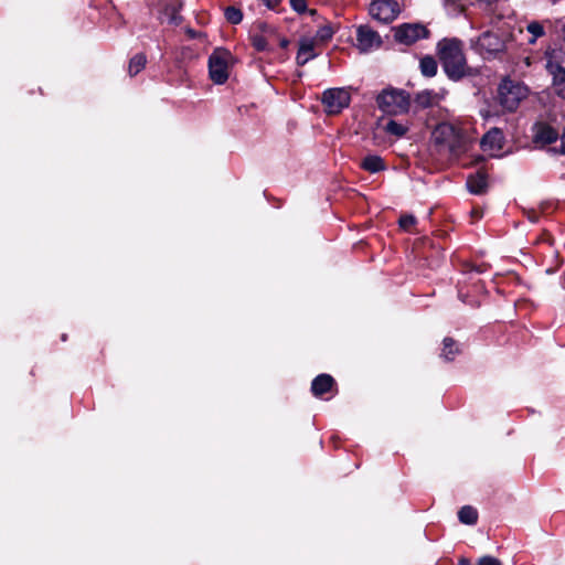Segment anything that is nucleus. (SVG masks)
<instances>
[{
	"instance_id": "obj_1",
	"label": "nucleus",
	"mask_w": 565,
	"mask_h": 565,
	"mask_svg": "<svg viewBox=\"0 0 565 565\" xmlns=\"http://www.w3.org/2000/svg\"><path fill=\"white\" fill-rule=\"evenodd\" d=\"M438 55L447 77L458 82L466 76H473L475 71L467 66L461 41L444 39L438 43Z\"/></svg>"
},
{
	"instance_id": "obj_2",
	"label": "nucleus",
	"mask_w": 565,
	"mask_h": 565,
	"mask_svg": "<svg viewBox=\"0 0 565 565\" xmlns=\"http://www.w3.org/2000/svg\"><path fill=\"white\" fill-rule=\"evenodd\" d=\"M436 145L441 146L452 156H459L467 148V140L462 131L448 122H441L433 131Z\"/></svg>"
},
{
	"instance_id": "obj_3",
	"label": "nucleus",
	"mask_w": 565,
	"mask_h": 565,
	"mask_svg": "<svg viewBox=\"0 0 565 565\" xmlns=\"http://www.w3.org/2000/svg\"><path fill=\"white\" fill-rule=\"evenodd\" d=\"M376 104L386 114L398 115L408 111L409 94L403 89L385 88L376 97Z\"/></svg>"
},
{
	"instance_id": "obj_4",
	"label": "nucleus",
	"mask_w": 565,
	"mask_h": 565,
	"mask_svg": "<svg viewBox=\"0 0 565 565\" xmlns=\"http://www.w3.org/2000/svg\"><path fill=\"white\" fill-rule=\"evenodd\" d=\"M231 53L224 49H216L209 57V73L211 79L217 84H224L228 78V60Z\"/></svg>"
},
{
	"instance_id": "obj_5",
	"label": "nucleus",
	"mask_w": 565,
	"mask_h": 565,
	"mask_svg": "<svg viewBox=\"0 0 565 565\" xmlns=\"http://www.w3.org/2000/svg\"><path fill=\"white\" fill-rule=\"evenodd\" d=\"M525 97L524 88L511 81H503L498 88V102L508 111H514L522 98Z\"/></svg>"
},
{
	"instance_id": "obj_6",
	"label": "nucleus",
	"mask_w": 565,
	"mask_h": 565,
	"mask_svg": "<svg viewBox=\"0 0 565 565\" xmlns=\"http://www.w3.org/2000/svg\"><path fill=\"white\" fill-rule=\"evenodd\" d=\"M351 100L350 93L345 88H328L322 93L321 102L324 111L329 115L340 114L349 107Z\"/></svg>"
},
{
	"instance_id": "obj_7",
	"label": "nucleus",
	"mask_w": 565,
	"mask_h": 565,
	"mask_svg": "<svg viewBox=\"0 0 565 565\" xmlns=\"http://www.w3.org/2000/svg\"><path fill=\"white\" fill-rule=\"evenodd\" d=\"M393 32L395 41L404 45H412L429 36V30L422 23H403L393 28Z\"/></svg>"
},
{
	"instance_id": "obj_8",
	"label": "nucleus",
	"mask_w": 565,
	"mask_h": 565,
	"mask_svg": "<svg viewBox=\"0 0 565 565\" xmlns=\"http://www.w3.org/2000/svg\"><path fill=\"white\" fill-rule=\"evenodd\" d=\"M369 12L374 20L388 24L398 17L401 8L396 0H372Z\"/></svg>"
},
{
	"instance_id": "obj_9",
	"label": "nucleus",
	"mask_w": 565,
	"mask_h": 565,
	"mask_svg": "<svg viewBox=\"0 0 565 565\" xmlns=\"http://www.w3.org/2000/svg\"><path fill=\"white\" fill-rule=\"evenodd\" d=\"M476 46L481 54L494 56L504 51L505 41L495 32L486 31L478 38Z\"/></svg>"
},
{
	"instance_id": "obj_10",
	"label": "nucleus",
	"mask_w": 565,
	"mask_h": 565,
	"mask_svg": "<svg viewBox=\"0 0 565 565\" xmlns=\"http://www.w3.org/2000/svg\"><path fill=\"white\" fill-rule=\"evenodd\" d=\"M382 45L380 34L366 24L356 28V46L361 52H370Z\"/></svg>"
},
{
	"instance_id": "obj_11",
	"label": "nucleus",
	"mask_w": 565,
	"mask_h": 565,
	"mask_svg": "<svg viewBox=\"0 0 565 565\" xmlns=\"http://www.w3.org/2000/svg\"><path fill=\"white\" fill-rule=\"evenodd\" d=\"M256 28L259 33L252 34V44L258 52L271 50V41L275 38V29L264 22L257 23Z\"/></svg>"
},
{
	"instance_id": "obj_12",
	"label": "nucleus",
	"mask_w": 565,
	"mask_h": 565,
	"mask_svg": "<svg viewBox=\"0 0 565 565\" xmlns=\"http://www.w3.org/2000/svg\"><path fill=\"white\" fill-rule=\"evenodd\" d=\"M559 138L558 131L546 122H536L533 126V141L536 145L547 146Z\"/></svg>"
},
{
	"instance_id": "obj_13",
	"label": "nucleus",
	"mask_w": 565,
	"mask_h": 565,
	"mask_svg": "<svg viewBox=\"0 0 565 565\" xmlns=\"http://www.w3.org/2000/svg\"><path fill=\"white\" fill-rule=\"evenodd\" d=\"M547 71L553 75V87L557 96L565 99V68L559 63L548 61Z\"/></svg>"
},
{
	"instance_id": "obj_14",
	"label": "nucleus",
	"mask_w": 565,
	"mask_h": 565,
	"mask_svg": "<svg viewBox=\"0 0 565 565\" xmlns=\"http://www.w3.org/2000/svg\"><path fill=\"white\" fill-rule=\"evenodd\" d=\"M445 94L441 92H435L433 89H425L416 94L415 103L420 108H429L437 106Z\"/></svg>"
},
{
	"instance_id": "obj_15",
	"label": "nucleus",
	"mask_w": 565,
	"mask_h": 565,
	"mask_svg": "<svg viewBox=\"0 0 565 565\" xmlns=\"http://www.w3.org/2000/svg\"><path fill=\"white\" fill-rule=\"evenodd\" d=\"M503 132L499 128L490 129L481 139L483 150L499 151L503 147Z\"/></svg>"
},
{
	"instance_id": "obj_16",
	"label": "nucleus",
	"mask_w": 565,
	"mask_h": 565,
	"mask_svg": "<svg viewBox=\"0 0 565 565\" xmlns=\"http://www.w3.org/2000/svg\"><path fill=\"white\" fill-rule=\"evenodd\" d=\"M467 188L470 193L481 195L488 189V177L483 171H477L467 178Z\"/></svg>"
},
{
	"instance_id": "obj_17",
	"label": "nucleus",
	"mask_w": 565,
	"mask_h": 565,
	"mask_svg": "<svg viewBox=\"0 0 565 565\" xmlns=\"http://www.w3.org/2000/svg\"><path fill=\"white\" fill-rule=\"evenodd\" d=\"M335 382L329 374L322 373L313 379L311 383V392L315 396H322L324 393L331 391Z\"/></svg>"
},
{
	"instance_id": "obj_18",
	"label": "nucleus",
	"mask_w": 565,
	"mask_h": 565,
	"mask_svg": "<svg viewBox=\"0 0 565 565\" xmlns=\"http://www.w3.org/2000/svg\"><path fill=\"white\" fill-rule=\"evenodd\" d=\"M317 56L315 52V42L312 40H303L300 42V46L297 53V64L303 66L310 60Z\"/></svg>"
},
{
	"instance_id": "obj_19",
	"label": "nucleus",
	"mask_w": 565,
	"mask_h": 565,
	"mask_svg": "<svg viewBox=\"0 0 565 565\" xmlns=\"http://www.w3.org/2000/svg\"><path fill=\"white\" fill-rule=\"evenodd\" d=\"M360 166L370 173H377L386 169L384 160L377 154L366 156Z\"/></svg>"
},
{
	"instance_id": "obj_20",
	"label": "nucleus",
	"mask_w": 565,
	"mask_h": 565,
	"mask_svg": "<svg viewBox=\"0 0 565 565\" xmlns=\"http://www.w3.org/2000/svg\"><path fill=\"white\" fill-rule=\"evenodd\" d=\"M383 130L396 138H402L406 135L408 131V126L402 122H398L394 119H388L385 125L383 126Z\"/></svg>"
},
{
	"instance_id": "obj_21",
	"label": "nucleus",
	"mask_w": 565,
	"mask_h": 565,
	"mask_svg": "<svg viewBox=\"0 0 565 565\" xmlns=\"http://www.w3.org/2000/svg\"><path fill=\"white\" fill-rule=\"evenodd\" d=\"M419 68L425 77H433L437 74V61L433 56L426 55L420 58Z\"/></svg>"
},
{
	"instance_id": "obj_22",
	"label": "nucleus",
	"mask_w": 565,
	"mask_h": 565,
	"mask_svg": "<svg viewBox=\"0 0 565 565\" xmlns=\"http://www.w3.org/2000/svg\"><path fill=\"white\" fill-rule=\"evenodd\" d=\"M458 519L463 524L473 525L478 521V511L471 505H463L458 511Z\"/></svg>"
},
{
	"instance_id": "obj_23",
	"label": "nucleus",
	"mask_w": 565,
	"mask_h": 565,
	"mask_svg": "<svg viewBox=\"0 0 565 565\" xmlns=\"http://www.w3.org/2000/svg\"><path fill=\"white\" fill-rule=\"evenodd\" d=\"M444 348L441 352V356L446 361H452L457 354L460 353L459 345L456 343V341L452 338H445L443 341Z\"/></svg>"
},
{
	"instance_id": "obj_24",
	"label": "nucleus",
	"mask_w": 565,
	"mask_h": 565,
	"mask_svg": "<svg viewBox=\"0 0 565 565\" xmlns=\"http://www.w3.org/2000/svg\"><path fill=\"white\" fill-rule=\"evenodd\" d=\"M146 63H147V57L142 53H138L134 57H131V60L129 62V67H128L130 76H135L141 70H143L146 66Z\"/></svg>"
},
{
	"instance_id": "obj_25",
	"label": "nucleus",
	"mask_w": 565,
	"mask_h": 565,
	"mask_svg": "<svg viewBox=\"0 0 565 565\" xmlns=\"http://www.w3.org/2000/svg\"><path fill=\"white\" fill-rule=\"evenodd\" d=\"M526 30L532 34V38L529 40L530 44H534L536 40L544 35V28L537 21H532L527 24Z\"/></svg>"
},
{
	"instance_id": "obj_26",
	"label": "nucleus",
	"mask_w": 565,
	"mask_h": 565,
	"mask_svg": "<svg viewBox=\"0 0 565 565\" xmlns=\"http://www.w3.org/2000/svg\"><path fill=\"white\" fill-rule=\"evenodd\" d=\"M224 14H225L226 20L232 24H238L243 20L242 11L235 7H227L225 9Z\"/></svg>"
},
{
	"instance_id": "obj_27",
	"label": "nucleus",
	"mask_w": 565,
	"mask_h": 565,
	"mask_svg": "<svg viewBox=\"0 0 565 565\" xmlns=\"http://www.w3.org/2000/svg\"><path fill=\"white\" fill-rule=\"evenodd\" d=\"M333 35V30L329 25L321 26L317 31L316 38L322 42L329 41Z\"/></svg>"
},
{
	"instance_id": "obj_28",
	"label": "nucleus",
	"mask_w": 565,
	"mask_h": 565,
	"mask_svg": "<svg viewBox=\"0 0 565 565\" xmlns=\"http://www.w3.org/2000/svg\"><path fill=\"white\" fill-rule=\"evenodd\" d=\"M416 218L414 215L405 214L399 217L398 224L403 230H408L411 226L415 225Z\"/></svg>"
},
{
	"instance_id": "obj_29",
	"label": "nucleus",
	"mask_w": 565,
	"mask_h": 565,
	"mask_svg": "<svg viewBox=\"0 0 565 565\" xmlns=\"http://www.w3.org/2000/svg\"><path fill=\"white\" fill-rule=\"evenodd\" d=\"M290 7L299 14L307 12V0H289Z\"/></svg>"
},
{
	"instance_id": "obj_30",
	"label": "nucleus",
	"mask_w": 565,
	"mask_h": 565,
	"mask_svg": "<svg viewBox=\"0 0 565 565\" xmlns=\"http://www.w3.org/2000/svg\"><path fill=\"white\" fill-rule=\"evenodd\" d=\"M477 565H501V562L492 556H482L479 558Z\"/></svg>"
},
{
	"instance_id": "obj_31",
	"label": "nucleus",
	"mask_w": 565,
	"mask_h": 565,
	"mask_svg": "<svg viewBox=\"0 0 565 565\" xmlns=\"http://www.w3.org/2000/svg\"><path fill=\"white\" fill-rule=\"evenodd\" d=\"M559 139H561V146L558 148H556V147L551 148L550 151L565 156V126H564L562 135L559 136Z\"/></svg>"
},
{
	"instance_id": "obj_32",
	"label": "nucleus",
	"mask_w": 565,
	"mask_h": 565,
	"mask_svg": "<svg viewBox=\"0 0 565 565\" xmlns=\"http://www.w3.org/2000/svg\"><path fill=\"white\" fill-rule=\"evenodd\" d=\"M279 45L282 49H286L289 45V41L286 38L279 40Z\"/></svg>"
},
{
	"instance_id": "obj_33",
	"label": "nucleus",
	"mask_w": 565,
	"mask_h": 565,
	"mask_svg": "<svg viewBox=\"0 0 565 565\" xmlns=\"http://www.w3.org/2000/svg\"><path fill=\"white\" fill-rule=\"evenodd\" d=\"M472 216L476 217V218H480L481 217V212L478 211V210H472L471 212Z\"/></svg>"
},
{
	"instance_id": "obj_34",
	"label": "nucleus",
	"mask_w": 565,
	"mask_h": 565,
	"mask_svg": "<svg viewBox=\"0 0 565 565\" xmlns=\"http://www.w3.org/2000/svg\"><path fill=\"white\" fill-rule=\"evenodd\" d=\"M561 285L565 289V273L562 275Z\"/></svg>"
},
{
	"instance_id": "obj_35",
	"label": "nucleus",
	"mask_w": 565,
	"mask_h": 565,
	"mask_svg": "<svg viewBox=\"0 0 565 565\" xmlns=\"http://www.w3.org/2000/svg\"><path fill=\"white\" fill-rule=\"evenodd\" d=\"M309 12H310V14H312V15H313V14H316V10H310Z\"/></svg>"
},
{
	"instance_id": "obj_36",
	"label": "nucleus",
	"mask_w": 565,
	"mask_h": 565,
	"mask_svg": "<svg viewBox=\"0 0 565 565\" xmlns=\"http://www.w3.org/2000/svg\"><path fill=\"white\" fill-rule=\"evenodd\" d=\"M62 340H63V341H66V334H63V335H62Z\"/></svg>"
}]
</instances>
